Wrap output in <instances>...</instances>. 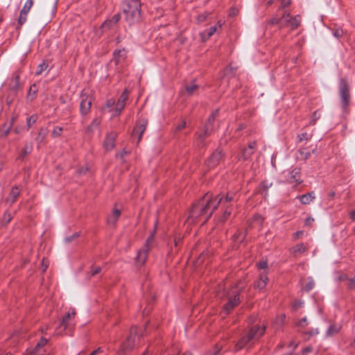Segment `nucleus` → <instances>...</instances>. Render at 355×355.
Returning <instances> with one entry per match:
<instances>
[{
    "label": "nucleus",
    "instance_id": "nucleus-1",
    "mask_svg": "<svg viewBox=\"0 0 355 355\" xmlns=\"http://www.w3.org/2000/svg\"><path fill=\"white\" fill-rule=\"evenodd\" d=\"M234 196L233 193H228L225 197L218 195L213 198L211 195L207 193L200 203L192 208L187 223H193L200 216H204L205 221H207L219 205L225 206L227 203L234 200Z\"/></svg>",
    "mask_w": 355,
    "mask_h": 355
},
{
    "label": "nucleus",
    "instance_id": "nucleus-2",
    "mask_svg": "<svg viewBox=\"0 0 355 355\" xmlns=\"http://www.w3.org/2000/svg\"><path fill=\"white\" fill-rule=\"evenodd\" d=\"M122 8L125 14L126 20L129 23L132 24L139 20L141 3L139 0L124 1L122 4Z\"/></svg>",
    "mask_w": 355,
    "mask_h": 355
},
{
    "label": "nucleus",
    "instance_id": "nucleus-3",
    "mask_svg": "<svg viewBox=\"0 0 355 355\" xmlns=\"http://www.w3.org/2000/svg\"><path fill=\"white\" fill-rule=\"evenodd\" d=\"M264 327H261L258 325L253 326L248 334L243 336L235 345L236 351L242 349L245 346L250 344L252 345L254 340L259 339L264 334Z\"/></svg>",
    "mask_w": 355,
    "mask_h": 355
},
{
    "label": "nucleus",
    "instance_id": "nucleus-4",
    "mask_svg": "<svg viewBox=\"0 0 355 355\" xmlns=\"http://www.w3.org/2000/svg\"><path fill=\"white\" fill-rule=\"evenodd\" d=\"M301 21V17L300 15L291 17L290 13L284 11L281 17H275L270 21V24H277L279 28H290L291 30L297 28Z\"/></svg>",
    "mask_w": 355,
    "mask_h": 355
},
{
    "label": "nucleus",
    "instance_id": "nucleus-5",
    "mask_svg": "<svg viewBox=\"0 0 355 355\" xmlns=\"http://www.w3.org/2000/svg\"><path fill=\"white\" fill-rule=\"evenodd\" d=\"M223 295L227 300L223 306V311L227 314L240 302V288L236 286L231 290L225 291Z\"/></svg>",
    "mask_w": 355,
    "mask_h": 355
},
{
    "label": "nucleus",
    "instance_id": "nucleus-6",
    "mask_svg": "<svg viewBox=\"0 0 355 355\" xmlns=\"http://www.w3.org/2000/svg\"><path fill=\"white\" fill-rule=\"evenodd\" d=\"M76 313L74 309H70L66 315L62 318L60 325L56 329L57 334H62L65 330L70 331L74 325L73 319Z\"/></svg>",
    "mask_w": 355,
    "mask_h": 355
},
{
    "label": "nucleus",
    "instance_id": "nucleus-7",
    "mask_svg": "<svg viewBox=\"0 0 355 355\" xmlns=\"http://www.w3.org/2000/svg\"><path fill=\"white\" fill-rule=\"evenodd\" d=\"M140 336L137 328L136 327H132L130 331V336L121 345V349L127 351L136 347L139 344Z\"/></svg>",
    "mask_w": 355,
    "mask_h": 355
},
{
    "label": "nucleus",
    "instance_id": "nucleus-8",
    "mask_svg": "<svg viewBox=\"0 0 355 355\" xmlns=\"http://www.w3.org/2000/svg\"><path fill=\"white\" fill-rule=\"evenodd\" d=\"M92 96L84 92L80 96V112L83 116L87 115L89 112L92 103Z\"/></svg>",
    "mask_w": 355,
    "mask_h": 355
},
{
    "label": "nucleus",
    "instance_id": "nucleus-9",
    "mask_svg": "<svg viewBox=\"0 0 355 355\" xmlns=\"http://www.w3.org/2000/svg\"><path fill=\"white\" fill-rule=\"evenodd\" d=\"M153 234H152L147 239L146 243L145 245L138 252L137 257V262L141 265L144 264L146 262L147 257H148V253L150 248V245L153 240Z\"/></svg>",
    "mask_w": 355,
    "mask_h": 355
},
{
    "label": "nucleus",
    "instance_id": "nucleus-10",
    "mask_svg": "<svg viewBox=\"0 0 355 355\" xmlns=\"http://www.w3.org/2000/svg\"><path fill=\"white\" fill-rule=\"evenodd\" d=\"M339 93L342 101L343 107H346L349 101V92L347 84L345 80H341L339 85Z\"/></svg>",
    "mask_w": 355,
    "mask_h": 355
},
{
    "label": "nucleus",
    "instance_id": "nucleus-11",
    "mask_svg": "<svg viewBox=\"0 0 355 355\" xmlns=\"http://www.w3.org/2000/svg\"><path fill=\"white\" fill-rule=\"evenodd\" d=\"M128 98V92L125 89L124 92L121 94L120 97L119 98V100L115 105L114 107V115H119L121 112L123 110L126 101Z\"/></svg>",
    "mask_w": 355,
    "mask_h": 355
},
{
    "label": "nucleus",
    "instance_id": "nucleus-12",
    "mask_svg": "<svg viewBox=\"0 0 355 355\" xmlns=\"http://www.w3.org/2000/svg\"><path fill=\"white\" fill-rule=\"evenodd\" d=\"M33 5V0H27L21 9L18 19L20 25H23L26 21L27 15Z\"/></svg>",
    "mask_w": 355,
    "mask_h": 355
},
{
    "label": "nucleus",
    "instance_id": "nucleus-13",
    "mask_svg": "<svg viewBox=\"0 0 355 355\" xmlns=\"http://www.w3.org/2000/svg\"><path fill=\"white\" fill-rule=\"evenodd\" d=\"M214 119H215V114L214 113L209 116V118L208 119V122L206 124L202 132L201 133H199V135H198V140L200 142L202 143L204 139L210 135V133L211 132V126L214 121Z\"/></svg>",
    "mask_w": 355,
    "mask_h": 355
},
{
    "label": "nucleus",
    "instance_id": "nucleus-14",
    "mask_svg": "<svg viewBox=\"0 0 355 355\" xmlns=\"http://www.w3.org/2000/svg\"><path fill=\"white\" fill-rule=\"evenodd\" d=\"M222 157L223 155L221 150L217 149L207 161V166L210 168H214L220 163Z\"/></svg>",
    "mask_w": 355,
    "mask_h": 355
},
{
    "label": "nucleus",
    "instance_id": "nucleus-15",
    "mask_svg": "<svg viewBox=\"0 0 355 355\" xmlns=\"http://www.w3.org/2000/svg\"><path fill=\"white\" fill-rule=\"evenodd\" d=\"M286 178H287V181L289 182V183H297V184H300L302 182V180L300 179V171L299 168H294L293 171H291V172H288L287 175H286Z\"/></svg>",
    "mask_w": 355,
    "mask_h": 355
},
{
    "label": "nucleus",
    "instance_id": "nucleus-16",
    "mask_svg": "<svg viewBox=\"0 0 355 355\" xmlns=\"http://www.w3.org/2000/svg\"><path fill=\"white\" fill-rule=\"evenodd\" d=\"M116 138V133L112 132L106 136L103 146L105 150H111L114 147V142Z\"/></svg>",
    "mask_w": 355,
    "mask_h": 355
},
{
    "label": "nucleus",
    "instance_id": "nucleus-17",
    "mask_svg": "<svg viewBox=\"0 0 355 355\" xmlns=\"http://www.w3.org/2000/svg\"><path fill=\"white\" fill-rule=\"evenodd\" d=\"M256 146V142H250L248 148H245L242 150V157L244 159H248L254 153V149Z\"/></svg>",
    "mask_w": 355,
    "mask_h": 355
},
{
    "label": "nucleus",
    "instance_id": "nucleus-18",
    "mask_svg": "<svg viewBox=\"0 0 355 355\" xmlns=\"http://www.w3.org/2000/svg\"><path fill=\"white\" fill-rule=\"evenodd\" d=\"M146 125H147V121L146 120H144L142 121V123L141 124H139V125H137L133 130V135H139V138H138V142L140 141V139H141V137L143 135V133L145 132L146 130Z\"/></svg>",
    "mask_w": 355,
    "mask_h": 355
},
{
    "label": "nucleus",
    "instance_id": "nucleus-19",
    "mask_svg": "<svg viewBox=\"0 0 355 355\" xmlns=\"http://www.w3.org/2000/svg\"><path fill=\"white\" fill-rule=\"evenodd\" d=\"M121 215V210L114 208L112 214L107 217V223L110 225H114Z\"/></svg>",
    "mask_w": 355,
    "mask_h": 355
},
{
    "label": "nucleus",
    "instance_id": "nucleus-20",
    "mask_svg": "<svg viewBox=\"0 0 355 355\" xmlns=\"http://www.w3.org/2000/svg\"><path fill=\"white\" fill-rule=\"evenodd\" d=\"M268 281V278L267 277V276L265 274L261 273L260 274V277L258 281L255 282L254 287L259 290H262L266 286Z\"/></svg>",
    "mask_w": 355,
    "mask_h": 355
},
{
    "label": "nucleus",
    "instance_id": "nucleus-21",
    "mask_svg": "<svg viewBox=\"0 0 355 355\" xmlns=\"http://www.w3.org/2000/svg\"><path fill=\"white\" fill-rule=\"evenodd\" d=\"M306 248L303 243L297 244L291 249V253L294 257H297L304 252H306Z\"/></svg>",
    "mask_w": 355,
    "mask_h": 355
},
{
    "label": "nucleus",
    "instance_id": "nucleus-22",
    "mask_svg": "<svg viewBox=\"0 0 355 355\" xmlns=\"http://www.w3.org/2000/svg\"><path fill=\"white\" fill-rule=\"evenodd\" d=\"M19 194L20 190L19 187H13L8 198V202H9L10 204H13L17 200V198L19 196Z\"/></svg>",
    "mask_w": 355,
    "mask_h": 355
},
{
    "label": "nucleus",
    "instance_id": "nucleus-23",
    "mask_svg": "<svg viewBox=\"0 0 355 355\" xmlns=\"http://www.w3.org/2000/svg\"><path fill=\"white\" fill-rule=\"evenodd\" d=\"M218 26H214L206 30L207 31V36H205V32L200 33V37L202 41L207 40L211 36H212L217 31Z\"/></svg>",
    "mask_w": 355,
    "mask_h": 355
},
{
    "label": "nucleus",
    "instance_id": "nucleus-24",
    "mask_svg": "<svg viewBox=\"0 0 355 355\" xmlns=\"http://www.w3.org/2000/svg\"><path fill=\"white\" fill-rule=\"evenodd\" d=\"M315 196L314 192H310L306 194L302 195L300 196V199L302 203L304 205H308L311 202L313 201V199H315Z\"/></svg>",
    "mask_w": 355,
    "mask_h": 355
},
{
    "label": "nucleus",
    "instance_id": "nucleus-25",
    "mask_svg": "<svg viewBox=\"0 0 355 355\" xmlns=\"http://www.w3.org/2000/svg\"><path fill=\"white\" fill-rule=\"evenodd\" d=\"M198 86L194 83H191L185 86V94L188 96H191L198 90Z\"/></svg>",
    "mask_w": 355,
    "mask_h": 355
},
{
    "label": "nucleus",
    "instance_id": "nucleus-26",
    "mask_svg": "<svg viewBox=\"0 0 355 355\" xmlns=\"http://www.w3.org/2000/svg\"><path fill=\"white\" fill-rule=\"evenodd\" d=\"M312 135L311 134H308L306 132H303L297 135V142L300 143L303 141H308L311 139Z\"/></svg>",
    "mask_w": 355,
    "mask_h": 355
},
{
    "label": "nucleus",
    "instance_id": "nucleus-27",
    "mask_svg": "<svg viewBox=\"0 0 355 355\" xmlns=\"http://www.w3.org/2000/svg\"><path fill=\"white\" fill-rule=\"evenodd\" d=\"M340 330V327L338 325L333 324L329 327L328 330L327 331V335L328 336H331L335 334L338 333Z\"/></svg>",
    "mask_w": 355,
    "mask_h": 355
},
{
    "label": "nucleus",
    "instance_id": "nucleus-28",
    "mask_svg": "<svg viewBox=\"0 0 355 355\" xmlns=\"http://www.w3.org/2000/svg\"><path fill=\"white\" fill-rule=\"evenodd\" d=\"M47 67H48V64L45 61H43L37 67V71L35 72V74L37 76L41 75L45 70H46Z\"/></svg>",
    "mask_w": 355,
    "mask_h": 355
},
{
    "label": "nucleus",
    "instance_id": "nucleus-29",
    "mask_svg": "<svg viewBox=\"0 0 355 355\" xmlns=\"http://www.w3.org/2000/svg\"><path fill=\"white\" fill-rule=\"evenodd\" d=\"M298 153L300 154V158L303 159H306L310 156V152L305 148L300 149L298 150Z\"/></svg>",
    "mask_w": 355,
    "mask_h": 355
},
{
    "label": "nucleus",
    "instance_id": "nucleus-30",
    "mask_svg": "<svg viewBox=\"0 0 355 355\" xmlns=\"http://www.w3.org/2000/svg\"><path fill=\"white\" fill-rule=\"evenodd\" d=\"M31 150H32V146L26 145L22 150L20 157L21 158L24 157L26 155H28L31 153Z\"/></svg>",
    "mask_w": 355,
    "mask_h": 355
},
{
    "label": "nucleus",
    "instance_id": "nucleus-31",
    "mask_svg": "<svg viewBox=\"0 0 355 355\" xmlns=\"http://www.w3.org/2000/svg\"><path fill=\"white\" fill-rule=\"evenodd\" d=\"M37 120V115L31 116L27 120V126L29 128L33 124H34Z\"/></svg>",
    "mask_w": 355,
    "mask_h": 355
},
{
    "label": "nucleus",
    "instance_id": "nucleus-32",
    "mask_svg": "<svg viewBox=\"0 0 355 355\" xmlns=\"http://www.w3.org/2000/svg\"><path fill=\"white\" fill-rule=\"evenodd\" d=\"M62 131V128L61 127L56 126L53 130L51 135L53 137H57L61 135Z\"/></svg>",
    "mask_w": 355,
    "mask_h": 355
},
{
    "label": "nucleus",
    "instance_id": "nucleus-33",
    "mask_svg": "<svg viewBox=\"0 0 355 355\" xmlns=\"http://www.w3.org/2000/svg\"><path fill=\"white\" fill-rule=\"evenodd\" d=\"M116 104L114 100L110 99L106 103V107L110 109L109 111H114Z\"/></svg>",
    "mask_w": 355,
    "mask_h": 355
},
{
    "label": "nucleus",
    "instance_id": "nucleus-34",
    "mask_svg": "<svg viewBox=\"0 0 355 355\" xmlns=\"http://www.w3.org/2000/svg\"><path fill=\"white\" fill-rule=\"evenodd\" d=\"M230 214H231V211L229 209V207L227 206L225 210L224 211L223 217L220 220L221 222H225L227 219V218L230 216Z\"/></svg>",
    "mask_w": 355,
    "mask_h": 355
},
{
    "label": "nucleus",
    "instance_id": "nucleus-35",
    "mask_svg": "<svg viewBox=\"0 0 355 355\" xmlns=\"http://www.w3.org/2000/svg\"><path fill=\"white\" fill-rule=\"evenodd\" d=\"M345 32L343 29H336L333 32V35L336 38H340L344 35Z\"/></svg>",
    "mask_w": 355,
    "mask_h": 355
},
{
    "label": "nucleus",
    "instance_id": "nucleus-36",
    "mask_svg": "<svg viewBox=\"0 0 355 355\" xmlns=\"http://www.w3.org/2000/svg\"><path fill=\"white\" fill-rule=\"evenodd\" d=\"M320 117V114L317 111L314 112L312 116L311 123L314 125L315 121Z\"/></svg>",
    "mask_w": 355,
    "mask_h": 355
},
{
    "label": "nucleus",
    "instance_id": "nucleus-37",
    "mask_svg": "<svg viewBox=\"0 0 355 355\" xmlns=\"http://www.w3.org/2000/svg\"><path fill=\"white\" fill-rule=\"evenodd\" d=\"M309 324L308 321H307V318L306 317L303 318L302 319H301L299 322H298V325L301 327H306L307 324Z\"/></svg>",
    "mask_w": 355,
    "mask_h": 355
},
{
    "label": "nucleus",
    "instance_id": "nucleus-38",
    "mask_svg": "<svg viewBox=\"0 0 355 355\" xmlns=\"http://www.w3.org/2000/svg\"><path fill=\"white\" fill-rule=\"evenodd\" d=\"M114 24L112 23V21L110 20H106L103 24H102V28H107V29H109L112 27V26Z\"/></svg>",
    "mask_w": 355,
    "mask_h": 355
},
{
    "label": "nucleus",
    "instance_id": "nucleus-39",
    "mask_svg": "<svg viewBox=\"0 0 355 355\" xmlns=\"http://www.w3.org/2000/svg\"><path fill=\"white\" fill-rule=\"evenodd\" d=\"M314 286V282L313 280L311 279L309 280V284L305 286L304 288L306 290V291H310L311 290Z\"/></svg>",
    "mask_w": 355,
    "mask_h": 355
},
{
    "label": "nucleus",
    "instance_id": "nucleus-40",
    "mask_svg": "<svg viewBox=\"0 0 355 355\" xmlns=\"http://www.w3.org/2000/svg\"><path fill=\"white\" fill-rule=\"evenodd\" d=\"M78 236L77 233L73 234L71 236L66 237L64 241L66 243H70L75 238H76Z\"/></svg>",
    "mask_w": 355,
    "mask_h": 355
},
{
    "label": "nucleus",
    "instance_id": "nucleus-41",
    "mask_svg": "<svg viewBox=\"0 0 355 355\" xmlns=\"http://www.w3.org/2000/svg\"><path fill=\"white\" fill-rule=\"evenodd\" d=\"M120 19V15L119 14L114 15L112 18L110 19L112 21V23L115 24H116Z\"/></svg>",
    "mask_w": 355,
    "mask_h": 355
},
{
    "label": "nucleus",
    "instance_id": "nucleus-42",
    "mask_svg": "<svg viewBox=\"0 0 355 355\" xmlns=\"http://www.w3.org/2000/svg\"><path fill=\"white\" fill-rule=\"evenodd\" d=\"M291 4V0H282L281 3V8L284 9Z\"/></svg>",
    "mask_w": 355,
    "mask_h": 355
},
{
    "label": "nucleus",
    "instance_id": "nucleus-43",
    "mask_svg": "<svg viewBox=\"0 0 355 355\" xmlns=\"http://www.w3.org/2000/svg\"><path fill=\"white\" fill-rule=\"evenodd\" d=\"M258 266L261 269H264L267 267V262L266 261H261L259 263Z\"/></svg>",
    "mask_w": 355,
    "mask_h": 355
},
{
    "label": "nucleus",
    "instance_id": "nucleus-44",
    "mask_svg": "<svg viewBox=\"0 0 355 355\" xmlns=\"http://www.w3.org/2000/svg\"><path fill=\"white\" fill-rule=\"evenodd\" d=\"M10 220H11L10 215L6 214L4 215V217H3V222L5 223H9L10 221Z\"/></svg>",
    "mask_w": 355,
    "mask_h": 355
},
{
    "label": "nucleus",
    "instance_id": "nucleus-45",
    "mask_svg": "<svg viewBox=\"0 0 355 355\" xmlns=\"http://www.w3.org/2000/svg\"><path fill=\"white\" fill-rule=\"evenodd\" d=\"M101 267H99V266L96 267L94 269V270L92 271V275L94 276V275L99 273L101 272Z\"/></svg>",
    "mask_w": 355,
    "mask_h": 355
},
{
    "label": "nucleus",
    "instance_id": "nucleus-46",
    "mask_svg": "<svg viewBox=\"0 0 355 355\" xmlns=\"http://www.w3.org/2000/svg\"><path fill=\"white\" fill-rule=\"evenodd\" d=\"M302 303L300 301H296L293 304V307L295 309H297L302 306Z\"/></svg>",
    "mask_w": 355,
    "mask_h": 355
},
{
    "label": "nucleus",
    "instance_id": "nucleus-47",
    "mask_svg": "<svg viewBox=\"0 0 355 355\" xmlns=\"http://www.w3.org/2000/svg\"><path fill=\"white\" fill-rule=\"evenodd\" d=\"M48 266H49L48 265V261H45L44 259H43L42 263V270L45 271L46 269L48 268Z\"/></svg>",
    "mask_w": 355,
    "mask_h": 355
},
{
    "label": "nucleus",
    "instance_id": "nucleus-48",
    "mask_svg": "<svg viewBox=\"0 0 355 355\" xmlns=\"http://www.w3.org/2000/svg\"><path fill=\"white\" fill-rule=\"evenodd\" d=\"M186 126V122L185 121H182L181 122L178 126H177V130H180L182 129H183L184 127Z\"/></svg>",
    "mask_w": 355,
    "mask_h": 355
},
{
    "label": "nucleus",
    "instance_id": "nucleus-49",
    "mask_svg": "<svg viewBox=\"0 0 355 355\" xmlns=\"http://www.w3.org/2000/svg\"><path fill=\"white\" fill-rule=\"evenodd\" d=\"M44 135H43V134L40 132H39V134H38V137H37V138L36 139H37L38 141L42 142V140L44 139Z\"/></svg>",
    "mask_w": 355,
    "mask_h": 355
},
{
    "label": "nucleus",
    "instance_id": "nucleus-50",
    "mask_svg": "<svg viewBox=\"0 0 355 355\" xmlns=\"http://www.w3.org/2000/svg\"><path fill=\"white\" fill-rule=\"evenodd\" d=\"M223 348V346L221 345H217L216 347V350L214 351V355H217L218 353Z\"/></svg>",
    "mask_w": 355,
    "mask_h": 355
},
{
    "label": "nucleus",
    "instance_id": "nucleus-51",
    "mask_svg": "<svg viewBox=\"0 0 355 355\" xmlns=\"http://www.w3.org/2000/svg\"><path fill=\"white\" fill-rule=\"evenodd\" d=\"M313 220L314 219L313 218H307L305 220V225H310Z\"/></svg>",
    "mask_w": 355,
    "mask_h": 355
},
{
    "label": "nucleus",
    "instance_id": "nucleus-52",
    "mask_svg": "<svg viewBox=\"0 0 355 355\" xmlns=\"http://www.w3.org/2000/svg\"><path fill=\"white\" fill-rule=\"evenodd\" d=\"M19 76H16L15 78H14V81H15V85H13V88H17V86H18V83H19Z\"/></svg>",
    "mask_w": 355,
    "mask_h": 355
},
{
    "label": "nucleus",
    "instance_id": "nucleus-53",
    "mask_svg": "<svg viewBox=\"0 0 355 355\" xmlns=\"http://www.w3.org/2000/svg\"><path fill=\"white\" fill-rule=\"evenodd\" d=\"M36 92H37L36 85H33L30 87L29 92H33V93L35 94V93H36Z\"/></svg>",
    "mask_w": 355,
    "mask_h": 355
},
{
    "label": "nucleus",
    "instance_id": "nucleus-54",
    "mask_svg": "<svg viewBox=\"0 0 355 355\" xmlns=\"http://www.w3.org/2000/svg\"><path fill=\"white\" fill-rule=\"evenodd\" d=\"M302 234H303V232H302V231H298V232H297L296 233H295V234H294V238H295V239H297V238H299L300 236H301Z\"/></svg>",
    "mask_w": 355,
    "mask_h": 355
},
{
    "label": "nucleus",
    "instance_id": "nucleus-55",
    "mask_svg": "<svg viewBox=\"0 0 355 355\" xmlns=\"http://www.w3.org/2000/svg\"><path fill=\"white\" fill-rule=\"evenodd\" d=\"M284 318H285V316H284V315H281V316H279V317L277 318V322L279 324H282V323L283 322V321H284Z\"/></svg>",
    "mask_w": 355,
    "mask_h": 355
},
{
    "label": "nucleus",
    "instance_id": "nucleus-56",
    "mask_svg": "<svg viewBox=\"0 0 355 355\" xmlns=\"http://www.w3.org/2000/svg\"><path fill=\"white\" fill-rule=\"evenodd\" d=\"M271 185H272V183H268V182H263V186L266 189H268V187H271Z\"/></svg>",
    "mask_w": 355,
    "mask_h": 355
},
{
    "label": "nucleus",
    "instance_id": "nucleus-57",
    "mask_svg": "<svg viewBox=\"0 0 355 355\" xmlns=\"http://www.w3.org/2000/svg\"><path fill=\"white\" fill-rule=\"evenodd\" d=\"M180 241H181V239H180V238H177V237H175V238L174 239V245H175V247H176V246H178V243H179V242H180Z\"/></svg>",
    "mask_w": 355,
    "mask_h": 355
},
{
    "label": "nucleus",
    "instance_id": "nucleus-58",
    "mask_svg": "<svg viewBox=\"0 0 355 355\" xmlns=\"http://www.w3.org/2000/svg\"><path fill=\"white\" fill-rule=\"evenodd\" d=\"M127 154H128V152L125 149H123V151L119 154V155L122 158Z\"/></svg>",
    "mask_w": 355,
    "mask_h": 355
},
{
    "label": "nucleus",
    "instance_id": "nucleus-59",
    "mask_svg": "<svg viewBox=\"0 0 355 355\" xmlns=\"http://www.w3.org/2000/svg\"><path fill=\"white\" fill-rule=\"evenodd\" d=\"M350 218L353 220H355V209L353 210L351 213H350Z\"/></svg>",
    "mask_w": 355,
    "mask_h": 355
},
{
    "label": "nucleus",
    "instance_id": "nucleus-60",
    "mask_svg": "<svg viewBox=\"0 0 355 355\" xmlns=\"http://www.w3.org/2000/svg\"><path fill=\"white\" fill-rule=\"evenodd\" d=\"M99 123H100V121L98 119H95L92 122V125H94L96 127L98 125Z\"/></svg>",
    "mask_w": 355,
    "mask_h": 355
},
{
    "label": "nucleus",
    "instance_id": "nucleus-61",
    "mask_svg": "<svg viewBox=\"0 0 355 355\" xmlns=\"http://www.w3.org/2000/svg\"><path fill=\"white\" fill-rule=\"evenodd\" d=\"M236 12H237V10H236V9H234H234H232V10H231V13H230V15H235L236 14Z\"/></svg>",
    "mask_w": 355,
    "mask_h": 355
},
{
    "label": "nucleus",
    "instance_id": "nucleus-62",
    "mask_svg": "<svg viewBox=\"0 0 355 355\" xmlns=\"http://www.w3.org/2000/svg\"><path fill=\"white\" fill-rule=\"evenodd\" d=\"M205 19V17H203V16H200V17H199V18H198V20H199L200 21H202Z\"/></svg>",
    "mask_w": 355,
    "mask_h": 355
},
{
    "label": "nucleus",
    "instance_id": "nucleus-63",
    "mask_svg": "<svg viewBox=\"0 0 355 355\" xmlns=\"http://www.w3.org/2000/svg\"><path fill=\"white\" fill-rule=\"evenodd\" d=\"M272 2H273V1H272V0H267V4H268V5H270V4H272Z\"/></svg>",
    "mask_w": 355,
    "mask_h": 355
},
{
    "label": "nucleus",
    "instance_id": "nucleus-64",
    "mask_svg": "<svg viewBox=\"0 0 355 355\" xmlns=\"http://www.w3.org/2000/svg\"><path fill=\"white\" fill-rule=\"evenodd\" d=\"M182 355H192V354L189 352H186V353L183 354Z\"/></svg>",
    "mask_w": 355,
    "mask_h": 355
}]
</instances>
